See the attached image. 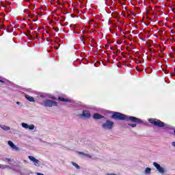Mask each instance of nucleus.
<instances>
[{
	"mask_svg": "<svg viewBox=\"0 0 175 175\" xmlns=\"http://www.w3.org/2000/svg\"><path fill=\"white\" fill-rule=\"evenodd\" d=\"M16 105H21V103H20V102H16Z\"/></svg>",
	"mask_w": 175,
	"mask_h": 175,
	"instance_id": "23",
	"label": "nucleus"
},
{
	"mask_svg": "<svg viewBox=\"0 0 175 175\" xmlns=\"http://www.w3.org/2000/svg\"><path fill=\"white\" fill-rule=\"evenodd\" d=\"M105 116L98 114V113H94L93 116L94 120H101V118H104Z\"/></svg>",
	"mask_w": 175,
	"mask_h": 175,
	"instance_id": "13",
	"label": "nucleus"
},
{
	"mask_svg": "<svg viewBox=\"0 0 175 175\" xmlns=\"http://www.w3.org/2000/svg\"><path fill=\"white\" fill-rule=\"evenodd\" d=\"M153 166L157 169V172L161 175L165 174L166 173V169L162 166H161V164L154 162L153 163Z\"/></svg>",
	"mask_w": 175,
	"mask_h": 175,
	"instance_id": "4",
	"label": "nucleus"
},
{
	"mask_svg": "<svg viewBox=\"0 0 175 175\" xmlns=\"http://www.w3.org/2000/svg\"><path fill=\"white\" fill-rule=\"evenodd\" d=\"M40 98H47V95L46 94H41Z\"/></svg>",
	"mask_w": 175,
	"mask_h": 175,
	"instance_id": "20",
	"label": "nucleus"
},
{
	"mask_svg": "<svg viewBox=\"0 0 175 175\" xmlns=\"http://www.w3.org/2000/svg\"><path fill=\"white\" fill-rule=\"evenodd\" d=\"M0 128L3 131H10V127L5 125H0Z\"/></svg>",
	"mask_w": 175,
	"mask_h": 175,
	"instance_id": "16",
	"label": "nucleus"
},
{
	"mask_svg": "<svg viewBox=\"0 0 175 175\" xmlns=\"http://www.w3.org/2000/svg\"><path fill=\"white\" fill-rule=\"evenodd\" d=\"M21 126L23 127L25 129H29V131H33L35 129V125H29L28 124L24 122L21 123Z\"/></svg>",
	"mask_w": 175,
	"mask_h": 175,
	"instance_id": "9",
	"label": "nucleus"
},
{
	"mask_svg": "<svg viewBox=\"0 0 175 175\" xmlns=\"http://www.w3.org/2000/svg\"><path fill=\"white\" fill-rule=\"evenodd\" d=\"M72 165H73L77 170H80V167L75 162L72 161Z\"/></svg>",
	"mask_w": 175,
	"mask_h": 175,
	"instance_id": "17",
	"label": "nucleus"
},
{
	"mask_svg": "<svg viewBox=\"0 0 175 175\" xmlns=\"http://www.w3.org/2000/svg\"><path fill=\"white\" fill-rule=\"evenodd\" d=\"M129 126H131V128H135L136 127V124L133 123V124H129Z\"/></svg>",
	"mask_w": 175,
	"mask_h": 175,
	"instance_id": "19",
	"label": "nucleus"
},
{
	"mask_svg": "<svg viewBox=\"0 0 175 175\" xmlns=\"http://www.w3.org/2000/svg\"><path fill=\"white\" fill-rule=\"evenodd\" d=\"M101 128H103L104 131H111V129L114 128V122L107 120L105 122L102 124Z\"/></svg>",
	"mask_w": 175,
	"mask_h": 175,
	"instance_id": "3",
	"label": "nucleus"
},
{
	"mask_svg": "<svg viewBox=\"0 0 175 175\" xmlns=\"http://www.w3.org/2000/svg\"><path fill=\"white\" fill-rule=\"evenodd\" d=\"M26 99H27V100H29V102H35V99H33V97L29 96V95H26L25 96Z\"/></svg>",
	"mask_w": 175,
	"mask_h": 175,
	"instance_id": "15",
	"label": "nucleus"
},
{
	"mask_svg": "<svg viewBox=\"0 0 175 175\" xmlns=\"http://www.w3.org/2000/svg\"><path fill=\"white\" fill-rule=\"evenodd\" d=\"M126 121H130L131 122H136L137 124H142L143 121L142 119L137 118L133 116H126Z\"/></svg>",
	"mask_w": 175,
	"mask_h": 175,
	"instance_id": "6",
	"label": "nucleus"
},
{
	"mask_svg": "<svg viewBox=\"0 0 175 175\" xmlns=\"http://www.w3.org/2000/svg\"><path fill=\"white\" fill-rule=\"evenodd\" d=\"M8 161H10V159H7Z\"/></svg>",
	"mask_w": 175,
	"mask_h": 175,
	"instance_id": "28",
	"label": "nucleus"
},
{
	"mask_svg": "<svg viewBox=\"0 0 175 175\" xmlns=\"http://www.w3.org/2000/svg\"><path fill=\"white\" fill-rule=\"evenodd\" d=\"M8 144L13 151H20V147L16 146L12 141H8Z\"/></svg>",
	"mask_w": 175,
	"mask_h": 175,
	"instance_id": "8",
	"label": "nucleus"
},
{
	"mask_svg": "<svg viewBox=\"0 0 175 175\" xmlns=\"http://www.w3.org/2000/svg\"><path fill=\"white\" fill-rule=\"evenodd\" d=\"M100 49H101V46H100V45H99L98 47H97V49L100 50Z\"/></svg>",
	"mask_w": 175,
	"mask_h": 175,
	"instance_id": "22",
	"label": "nucleus"
},
{
	"mask_svg": "<svg viewBox=\"0 0 175 175\" xmlns=\"http://www.w3.org/2000/svg\"><path fill=\"white\" fill-rule=\"evenodd\" d=\"M40 105H41V106H44V107H53L58 106V103L53 100L46 99L40 103Z\"/></svg>",
	"mask_w": 175,
	"mask_h": 175,
	"instance_id": "2",
	"label": "nucleus"
},
{
	"mask_svg": "<svg viewBox=\"0 0 175 175\" xmlns=\"http://www.w3.org/2000/svg\"><path fill=\"white\" fill-rule=\"evenodd\" d=\"M107 46H109V45H107V44H105V47H107Z\"/></svg>",
	"mask_w": 175,
	"mask_h": 175,
	"instance_id": "27",
	"label": "nucleus"
},
{
	"mask_svg": "<svg viewBox=\"0 0 175 175\" xmlns=\"http://www.w3.org/2000/svg\"><path fill=\"white\" fill-rule=\"evenodd\" d=\"M7 167H9V165H0V169H6Z\"/></svg>",
	"mask_w": 175,
	"mask_h": 175,
	"instance_id": "18",
	"label": "nucleus"
},
{
	"mask_svg": "<svg viewBox=\"0 0 175 175\" xmlns=\"http://www.w3.org/2000/svg\"><path fill=\"white\" fill-rule=\"evenodd\" d=\"M79 117L90 118L91 117V113L88 111H83L82 113L79 115Z\"/></svg>",
	"mask_w": 175,
	"mask_h": 175,
	"instance_id": "11",
	"label": "nucleus"
},
{
	"mask_svg": "<svg viewBox=\"0 0 175 175\" xmlns=\"http://www.w3.org/2000/svg\"><path fill=\"white\" fill-rule=\"evenodd\" d=\"M56 50H58V47L57 46H53Z\"/></svg>",
	"mask_w": 175,
	"mask_h": 175,
	"instance_id": "24",
	"label": "nucleus"
},
{
	"mask_svg": "<svg viewBox=\"0 0 175 175\" xmlns=\"http://www.w3.org/2000/svg\"><path fill=\"white\" fill-rule=\"evenodd\" d=\"M112 118H114L115 120H120L122 121L126 119V115L118 112H113L112 114Z\"/></svg>",
	"mask_w": 175,
	"mask_h": 175,
	"instance_id": "5",
	"label": "nucleus"
},
{
	"mask_svg": "<svg viewBox=\"0 0 175 175\" xmlns=\"http://www.w3.org/2000/svg\"><path fill=\"white\" fill-rule=\"evenodd\" d=\"M171 76H175L174 72H172Z\"/></svg>",
	"mask_w": 175,
	"mask_h": 175,
	"instance_id": "25",
	"label": "nucleus"
},
{
	"mask_svg": "<svg viewBox=\"0 0 175 175\" xmlns=\"http://www.w3.org/2000/svg\"><path fill=\"white\" fill-rule=\"evenodd\" d=\"M37 175H44V174H42V173H40V172H38V173H37Z\"/></svg>",
	"mask_w": 175,
	"mask_h": 175,
	"instance_id": "21",
	"label": "nucleus"
},
{
	"mask_svg": "<svg viewBox=\"0 0 175 175\" xmlns=\"http://www.w3.org/2000/svg\"><path fill=\"white\" fill-rule=\"evenodd\" d=\"M28 158L33 162L34 166H37L38 167L40 166V161L38 160V159L35 158L33 156H29Z\"/></svg>",
	"mask_w": 175,
	"mask_h": 175,
	"instance_id": "7",
	"label": "nucleus"
},
{
	"mask_svg": "<svg viewBox=\"0 0 175 175\" xmlns=\"http://www.w3.org/2000/svg\"><path fill=\"white\" fill-rule=\"evenodd\" d=\"M77 154H78V155H80V157H81V158H88V159H92V155L88 154V153L78 152Z\"/></svg>",
	"mask_w": 175,
	"mask_h": 175,
	"instance_id": "10",
	"label": "nucleus"
},
{
	"mask_svg": "<svg viewBox=\"0 0 175 175\" xmlns=\"http://www.w3.org/2000/svg\"><path fill=\"white\" fill-rule=\"evenodd\" d=\"M0 83H5V81H2V80L0 79Z\"/></svg>",
	"mask_w": 175,
	"mask_h": 175,
	"instance_id": "26",
	"label": "nucleus"
},
{
	"mask_svg": "<svg viewBox=\"0 0 175 175\" xmlns=\"http://www.w3.org/2000/svg\"><path fill=\"white\" fill-rule=\"evenodd\" d=\"M148 122L150 124H152V125H155V126H158L159 128H163V129H170V125L165 124V122L158 119L150 118L148 119Z\"/></svg>",
	"mask_w": 175,
	"mask_h": 175,
	"instance_id": "1",
	"label": "nucleus"
},
{
	"mask_svg": "<svg viewBox=\"0 0 175 175\" xmlns=\"http://www.w3.org/2000/svg\"><path fill=\"white\" fill-rule=\"evenodd\" d=\"M151 168L150 167H146L144 172H142L144 175H150L151 174Z\"/></svg>",
	"mask_w": 175,
	"mask_h": 175,
	"instance_id": "14",
	"label": "nucleus"
},
{
	"mask_svg": "<svg viewBox=\"0 0 175 175\" xmlns=\"http://www.w3.org/2000/svg\"><path fill=\"white\" fill-rule=\"evenodd\" d=\"M59 100L61 102H69L70 103H73V100L68 99V98H65L64 97H59Z\"/></svg>",
	"mask_w": 175,
	"mask_h": 175,
	"instance_id": "12",
	"label": "nucleus"
},
{
	"mask_svg": "<svg viewBox=\"0 0 175 175\" xmlns=\"http://www.w3.org/2000/svg\"><path fill=\"white\" fill-rule=\"evenodd\" d=\"M52 99H55V98H52Z\"/></svg>",
	"mask_w": 175,
	"mask_h": 175,
	"instance_id": "29",
	"label": "nucleus"
}]
</instances>
